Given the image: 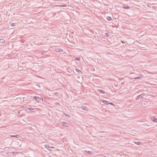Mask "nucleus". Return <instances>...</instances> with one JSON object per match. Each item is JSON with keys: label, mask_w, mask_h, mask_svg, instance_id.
<instances>
[{"label": "nucleus", "mask_w": 157, "mask_h": 157, "mask_svg": "<svg viewBox=\"0 0 157 157\" xmlns=\"http://www.w3.org/2000/svg\"><path fill=\"white\" fill-rule=\"evenodd\" d=\"M60 7H66L67 6L66 5L63 4V5H61L59 6Z\"/></svg>", "instance_id": "dca6fc26"}, {"label": "nucleus", "mask_w": 157, "mask_h": 157, "mask_svg": "<svg viewBox=\"0 0 157 157\" xmlns=\"http://www.w3.org/2000/svg\"><path fill=\"white\" fill-rule=\"evenodd\" d=\"M100 96H101L102 97H104V95H101V94H100Z\"/></svg>", "instance_id": "7c9ffc66"}, {"label": "nucleus", "mask_w": 157, "mask_h": 157, "mask_svg": "<svg viewBox=\"0 0 157 157\" xmlns=\"http://www.w3.org/2000/svg\"><path fill=\"white\" fill-rule=\"evenodd\" d=\"M59 103H57V104H59Z\"/></svg>", "instance_id": "ea45409f"}, {"label": "nucleus", "mask_w": 157, "mask_h": 157, "mask_svg": "<svg viewBox=\"0 0 157 157\" xmlns=\"http://www.w3.org/2000/svg\"><path fill=\"white\" fill-rule=\"evenodd\" d=\"M121 42H122V43H125V42H124V41H121Z\"/></svg>", "instance_id": "c756f323"}, {"label": "nucleus", "mask_w": 157, "mask_h": 157, "mask_svg": "<svg viewBox=\"0 0 157 157\" xmlns=\"http://www.w3.org/2000/svg\"><path fill=\"white\" fill-rule=\"evenodd\" d=\"M27 109L28 110H29L30 111H32V110H33V109L31 108H27Z\"/></svg>", "instance_id": "a211bd4d"}, {"label": "nucleus", "mask_w": 157, "mask_h": 157, "mask_svg": "<svg viewBox=\"0 0 157 157\" xmlns=\"http://www.w3.org/2000/svg\"><path fill=\"white\" fill-rule=\"evenodd\" d=\"M36 85L39 86V87H40V85H39V84H38L37 85L36 84Z\"/></svg>", "instance_id": "cd10ccee"}, {"label": "nucleus", "mask_w": 157, "mask_h": 157, "mask_svg": "<svg viewBox=\"0 0 157 157\" xmlns=\"http://www.w3.org/2000/svg\"><path fill=\"white\" fill-rule=\"evenodd\" d=\"M140 78V77H136V79H139Z\"/></svg>", "instance_id": "bb28decb"}, {"label": "nucleus", "mask_w": 157, "mask_h": 157, "mask_svg": "<svg viewBox=\"0 0 157 157\" xmlns=\"http://www.w3.org/2000/svg\"><path fill=\"white\" fill-rule=\"evenodd\" d=\"M94 38L98 41H101L102 39V37L101 36H95Z\"/></svg>", "instance_id": "f03ea898"}, {"label": "nucleus", "mask_w": 157, "mask_h": 157, "mask_svg": "<svg viewBox=\"0 0 157 157\" xmlns=\"http://www.w3.org/2000/svg\"><path fill=\"white\" fill-rule=\"evenodd\" d=\"M123 8L126 9H130L131 8L130 6H123Z\"/></svg>", "instance_id": "6e6552de"}, {"label": "nucleus", "mask_w": 157, "mask_h": 157, "mask_svg": "<svg viewBox=\"0 0 157 157\" xmlns=\"http://www.w3.org/2000/svg\"><path fill=\"white\" fill-rule=\"evenodd\" d=\"M46 52V51H42V52H41L40 53H41V54H45V53Z\"/></svg>", "instance_id": "f3484780"}, {"label": "nucleus", "mask_w": 157, "mask_h": 157, "mask_svg": "<svg viewBox=\"0 0 157 157\" xmlns=\"http://www.w3.org/2000/svg\"><path fill=\"white\" fill-rule=\"evenodd\" d=\"M137 145H140L141 144V143L140 142H134Z\"/></svg>", "instance_id": "4468645a"}, {"label": "nucleus", "mask_w": 157, "mask_h": 157, "mask_svg": "<svg viewBox=\"0 0 157 157\" xmlns=\"http://www.w3.org/2000/svg\"><path fill=\"white\" fill-rule=\"evenodd\" d=\"M117 84L115 85V86H117Z\"/></svg>", "instance_id": "473e14b6"}, {"label": "nucleus", "mask_w": 157, "mask_h": 157, "mask_svg": "<svg viewBox=\"0 0 157 157\" xmlns=\"http://www.w3.org/2000/svg\"><path fill=\"white\" fill-rule=\"evenodd\" d=\"M76 71L78 73H79L80 72H81V71L78 69H76Z\"/></svg>", "instance_id": "4be33fe9"}, {"label": "nucleus", "mask_w": 157, "mask_h": 157, "mask_svg": "<svg viewBox=\"0 0 157 157\" xmlns=\"http://www.w3.org/2000/svg\"><path fill=\"white\" fill-rule=\"evenodd\" d=\"M8 98L5 97V98Z\"/></svg>", "instance_id": "58836bf2"}, {"label": "nucleus", "mask_w": 157, "mask_h": 157, "mask_svg": "<svg viewBox=\"0 0 157 157\" xmlns=\"http://www.w3.org/2000/svg\"><path fill=\"white\" fill-rule=\"evenodd\" d=\"M39 100L40 99L42 101H44V102H47V99H38Z\"/></svg>", "instance_id": "ddd939ff"}, {"label": "nucleus", "mask_w": 157, "mask_h": 157, "mask_svg": "<svg viewBox=\"0 0 157 157\" xmlns=\"http://www.w3.org/2000/svg\"><path fill=\"white\" fill-rule=\"evenodd\" d=\"M106 19L108 20V21H110L112 20V18L111 17H109V16H107L106 17Z\"/></svg>", "instance_id": "1a4fd4ad"}, {"label": "nucleus", "mask_w": 157, "mask_h": 157, "mask_svg": "<svg viewBox=\"0 0 157 157\" xmlns=\"http://www.w3.org/2000/svg\"><path fill=\"white\" fill-rule=\"evenodd\" d=\"M146 99V100H148V99Z\"/></svg>", "instance_id": "4c0bfd02"}, {"label": "nucleus", "mask_w": 157, "mask_h": 157, "mask_svg": "<svg viewBox=\"0 0 157 157\" xmlns=\"http://www.w3.org/2000/svg\"><path fill=\"white\" fill-rule=\"evenodd\" d=\"M75 60H77L79 61L80 60V58L79 57L78 58L77 57L75 58Z\"/></svg>", "instance_id": "b1692460"}, {"label": "nucleus", "mask_w": 157, "mask_h": 157, "mask_svg": "<svg viewBox=\"0 0 157 157\" xmlns=\"http://www.w3.org/2000/svg\"><path fill=\"white\" fill-rule=\"evenodd\" d=\"M81 108L82 109H83L84 110H87V107H86L83 106H82L81 107Z\"/></svg>", "instance_id": "9b49d317"}, {"label": "nucleus", "mask_w": 157, "mask_h": 157, "mask_svg": "<svg viewBox=\"0 0 157 157\" xmlns=\"http://www.w3.org/2000/svg\"><path fill=\"white\" fill-rule=\"evenodd\" d=\"M11 137H15L17 138H18L20 137V136L18 135H11L10 136Z\"/></svg>", "instance_id": "9d476101"}, {"label": "nucleus", "mask_w": 157, "mask_h": 157, "mask_svg": "<svg viewBox=\"0 0 157 157\" xmlns=\"http://www.w3.org/2000/svg\"><path fill=\"white\" fill-rule=\"evenodd\" d=\"M0 42L2 43H3L5 42V40L3 39H0Z\"/></svg>", "instance_id": "f8f14e48"}, {"label": "nucleus", "mask_w": 157, "mask_h": 157, "mask_svg": "<svg viewBox=\"0 0 157 157\" xmlns=\"http://www.w3.org/2000/svg\"><path fill=\"white\" fill-rule=\"evenodd\" d=\"M44 147L48 150H49V151H51V149H50V147L48 146V145H44Z\"/></svg>", "instance_id": "0eeeda50"}, {"label": "nucleus", "mask_w": 157, "mask_h": 157, "mask_svg": "<svg viewBox=\"0 0 157 157\" xmlns=\"http://www.w3.org/2000/svg\"><path fill=\"white\" fill-rule=\"evenodd\" d=\"M101 100L104 104H108V102H109V101H106V100H103V99H101Z\"/></svg>", "instance_id": "39448f33"}, {"label": "nucleus", "mask_w": 157, "mask_h": 157, "mask_svg": "<svg viewBox=\"0 0 157 157\" xmlns=\"http://www.w3.org/2000/svg\"><path fill=\"white\" fill-rule=\"evenodd\" d=\"M97 90L100 94H104L105 93L104 91L98 89Z\"/></svg>", "instance_id": "423d86ee"}, {"label": "nucleus", "mask_w": 157, "mask_h": 157, "mask_svg": "<svg viewBox=\"0 0 157 157\" xmlns=\"http://www.w3.org/2000/svg\"><path fill=\"white\" fill-rule=\"evenodd\" d=\"M64 115L66 117H70V116L67 114L64 113Z\"/></svg>", "instance_id": "aec40b11"}, {"label": "nucleus", "mask_w": 157, "mask_h": 157, "mask_svg": "<svg viewBox=\"0 0 157 157\" xmlns=\"http://www.w3.org/2000/svg\"><path fill=\"white\" fill-rule=\"evenodd\" d=\"M16 24V23H12L11 24V26H15V24Z\"/></svg>", "instance_id": "6ab92c4d"}, {"label": "nucleus", "mask_w": 157, "mask_h": 157, "mask_svg": "<svg viewBox=\"0 0 157 157\" xmlns=\"http://www.w3.org/2000/svg\"><path fill=\"white\" fill-rule=\"evenodd\" d=\"M108 104H110L111 105H113L114 106H115V105H114V104L113 103H112L110 102V101H109V102H108Z\"/></svg>", "instance_id": "5701e85b"}, {"label": "nucleus", "mask_w": 157, "mask_h": 157, "mask_svg": "<svg viewBox=\"0 0 157 157\" xmlns=\"http://www.w3.org/2000/svg\"><path fill=\"white\" fill-rule=\"evenodd\" d=\"M90 152V151H88V152H87V153H88V154H89Z\"/></svg>", "instance_id": "2f4dec72"}, {"label": "nucleus", "mask_w": 157, "mask_h": 157, "mask_svg": "<svg viewBox=\"0 0 157 157\" xmlns=\"http://www.w3.org/2000/svg\"><path fill=\"white\" fill-rule=\"evenodd\" d=\"M62 124L63 126H66V127L68 126V124L66 122L63 121L62 122Z\"/></svg>", "instance_id": "20e7f679"}, {"label": "nucleus", "mask_w": 157, "mask_h": 157, "mask_svg": "<svg viewBox=\"0 0 157 157\" xmlns=\"http://www.w3.org/2000/svg\"><path fill=\"white\" fill-rule=\"evenodd\" d=\"M34 98H40L39 97H37L36 96H35L34 97Z\"/></svg>", "instance_id": "a878e982"}, {"label": "nucleus", "mask_w": 157, "mask_h": 157, "mask_svg": "<svg viewBox=\"0 0 157 157\" xmlns=\"http://www.w3.org/2000/svg\"><path fill=\"white\" fill-rule=\"evenodd\" d=\"M21 42L22 43H24L25 42V40H21Z\"/></svg>", "instance_id": "393cba45"}, {"label": "nucleus", "mask_w": 157, "mask_h": 157, "mask_svg": "<svg viewBox=\"0 0 157 157\" xmlns=\"http://www.w3.org/2000/svg\"><path fill=\"white\" fill-rule=\"evenodd\" d=\"M95 70L94 68H91L90 69V71L92 72L94 71H95Z\"/></svg>", "instance_id": "412c9836"}, {"label": "nucleus", "mask_w": 157, "mask_h": 157, "mask_svg": "<svg viewBox=\"0 0 157 157\" xmlns=\"http://www.w3.org/2000/svg\"><path fill=\"white\" fill-rule=\"evenodd\" d=\"M54 148V147H50V148Z\"/></svg>", "instance_id": "c85d7f7f"}, {"label": "nucleus", "mask_w": 157, "mask_h": 157, "mask_svg": "<svg viewBox=\"0 0 157 157\" xmlns=\"http://www.w3.org/2000/svg\"><path fill=\"white\" fill-rule=\"evenodd\" d=\"M103 98H106V97H104Z\"/></svg>", "instance_id": "f704fd0d"}, {"label": "nucleus", "mask_w": 157, "mask_h": 157, "mask_svg": "<svg viewBox=\"0 0 157 157\" xmlns=\"http://www.w3.org/2000/svg\"><path fill=\"white\" fill-rule=\"evenodd\" d=\"M9 148L8 147H6L5 148Z\"/></svg>", "instance_id": "e433bc0d"}, {"label": "nucleus", "mask_w": 157, "mask_h": 157, "mask_svg": "<svg viewBox=\"0 0 157 157\" xmlns=\"http://www.w3.org/2000/svg\"><path fill=\"white\" fill-rule=\"evenodd\" d=\"M55 51L58 52H63V49L60 48H56Z\"/></svg>", "instance_id": "7ed1b4c3"}, {"label": "nucleus", "mask_w": 157, "mask_h": 157, "mask_svg": "<svg viewBox=\"0 0 157 157\" xmlns=\"http://www.w3.org/2000/svg\"><path fill=\"white\" fill-rule=\"evenodd\" d=\"M153 121L155 122H157V119L154 117V119H152Z\"/></svg>", "instance_id": "2eb2a0df"}, {"label": "nucleus", "mask_w": 157, "mask_h": 157, "mask_svg": "<svg viewBox=\"0 0 157 157\" xmlns=\"http://www.w3.org/2000/svg\"><path fill=\"white\" fill-rule=\"evenodd\" d=\"M146 97V95L144 94H142L138 96L136 98H144Z\"/></svg>", "instance_id": "f257e3e1"}, {"label": "nucleus", "mask_w": 157, "mask_h": 157, "mask_svg": "<svg viewBox=\"0 0 157 157\" xmlns=\"http://www.w3.org/2000/svg\"><path fill=\"white\" fill-rule=\"evenodd\" d=\"M58 94V93H55V94Z\"/></svg>", "instance_id": "c9c22d12"}, {"label": "nucleus", "mask_w": 157, "mask_h": 157, "mask_svg": "<svg viewBox=\"0 0 157 157\" xmlns=\"http://www.w3.org/2000/svg\"><path fill=\"white\" fill-rule=\"evenodd\" d=\"M117 84L115 85V86H117Z\"/></svg>", "instance_id": "72a5a7b5"}]
</instances>
